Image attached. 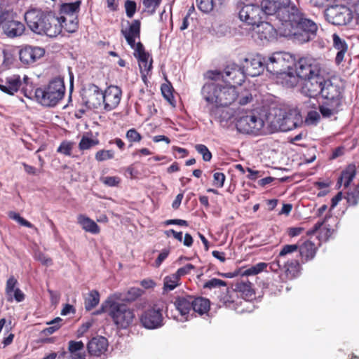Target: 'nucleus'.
<instances>
[{"mask_svg":"<svg viewBox=\"0 0 359 359\" xmlns=\"http://www.w3.org/2000/svg\"><path fill=\"white\" fill-rule=\"evenodd\" d=\"M194 268L195 266L193 264H187L183 267L178 269L175 274L180 278V277L190 273L191 271L194 269Z\"/></svg>","mask_w":359,"mask_h":359,"instance_id":"59","label":"nucleus"},{"mask_svg":"<svg viewBox=\"0 0 359 359\" xmlns=\"http://www.w3.org/2000/svg\"><path fill=\"white\" fill-rule=\"evenodd\" d=\"M78 222L86 231L93 234H96L100 232V227L98 225L88 217L80 215L78 217Z\"/></svg>","mask_w":359,"mask_h":359,"instance_id":"35","label":"nucleus"},{"mask_svg":"<svg viewBox=\"0 0 359 359\" xmlns=\"http://www.w3.org/2000/svg\"><path fill=\"white\" fill-rule=\"evenodd\" d=\"M299 267V261L297 259H285V264H283V271L287 278H294L298 273Z\"/></svg>","mask_w":359,"mask_h":359,"instance_id":"36","label":"nucleus"},{"mask_svg":"<svg viewBox=\"0 0 359 359\" xmlns=\"http://www.w3.org/2000/svg\"><path fill=\"white\" fill-rule=\"evenodd\" d=\"M126 137L130 142H138L142 140V135L135 128L129 129Z\"/></svg>","mask_w":359,"mask_h":359,"instance_id":"52","label":"nucleus"},{"mask_svg":"<svg viewBox=\"0 0 359 359\" xmlns=\"http://www.w3.org/2000/svg\"><path fill=\"white\" fill-rule=\"evenodd\" d=\"M18 280L11 276L6 281L5 292L7 301L12 302L13 300L21 302L25 299V294L17 287Z\"/></svg>","mask_w":359,"mask_h":359,"instance_id":"21","label":"nucleus"},{"mask_svg":"<svg viewBox=\"0 0 359 359\" xmlns=\"http://www.w3.org/2000/svg\"><path fill=\"white\" fill-rule=\"evenodd\" d=\"M222 286H226V282L222 280L214 278L205 282L203 285V287L212 289L216 287H220Z\"/></svg>","mask_w":359,"mask_h":359,"instance_id":"50","label":"nucleus"},{"mask_svg":"<svg viewBox=\"0 0 359 359\" xmlns=\"http://www.w3.org/2000/svg\"><path fill=\"white\" fill-rule=\"evenodd\" d=\"M271 124L276 130L287 132L300 126L302 124V118L297 109L286 111L278 109L276 111Z\"/></svg>","mask_w":359,"mask_h":359,"instance_id":"10","label":"nucleus"},{"mask_svg":"<svg viewBox=\"0 0 359 359\" xmlns=\"http://www.w3.org/2000/svg\"><path fill=\"white\" fill-rule=\"evenodd\" d=\"M264 126L263 119L252 111L240 113L236 118V126L241 133L259 135Z\"/></svg>","mask_w":359,"mask_h":359,"instance_id":"11","label":"nucleus"},{"mask_svg":"<svg viewBox=\"0 0 359 359\" xmlns=\"http://www.w3.org/2000/svg\"><path fill=\"white\" fill-rule=\"evenodd\" d=\"M100 181L108 187H116L120 183L121 180L116 176H106L102 177Z\"/></svg>","mask_w":359,"mask_h":359,"instance_id":"51","label":"nucleus"},{"mask_svg":"<svg viewBox=\"0 0 359 359\" xmlns=\"http://www.w3.org/2000/svg\"><path fill=\"white\" fill-rule=\"evenodd\" d=\"M15 13L13 8L9 7L0 14V26L4 33L9 38H15L21 36L25 27L23 23L15 19Z\"/></svg>","mask_w":359,"mask_h":359,"instance_id":"12","label":"nucleus"},{"mask_svg":"<svg viewBox=\"0 0 359 359\" xmlns=\"http://www.w3.org/2000/svg\"><path fill=\"white\" fill-rule=\"evenodd\" d=\"M134 49V55L138 60V62H144L147 60H149L150 55L148 53H147L144 50V48L142 43L138 42L135 46Z\"/></svg>","mask_w":359,"mask_h":359,"instance_id":"40","label":"nucleus"},{"mask_svg":"<svg viewBox=\"0 0 359 359\" xmlns=\"http://www.w3.org/2000/svg\"><path fill=\"white\" fill-rule=\"evenodd\" d=\"M320 119V114L315 110H311L308 112L305 118V123L307 125H317Z\"/></svg>","mask_w":359,"mask_h":359,"instance_id":"47","label":"nucleus"},{"mask_svg":"<svg viewBox=\"0 0 359 359\" xmlns=\"http://www.w3.org/2000/svg\"><path fill=\"white\" fill-rule=\"evenodd\" d=\"M161 0H143V5L149 12L153 13L159 6Z\"/></svg>","mask_w":359,"mask_h":359,"instance_id":"57","label":"nucleus"},{"mask_svg":"<svg viewBox=\"0 0 359 359\" xmlns=\"http://www.w3.org/2000/svg\"><path fill=\"white\" fill-rule=\"evenodd\" d=\"M192 296L179 297L176 299L175 302V308L182 317V318L180 320V321L188 320V314L189 311L192 310Z\"/></svg>","mask_w":359,"mask_h":359,"instance_id":"26","label":"nucleus"},{"mask_svg":"<svg viewBox=\"0 0 359 359\" xmlns=\"http://www.w3.org/2000/svg\"><path fill=\"white\" fill-rule=\"evenodd\" d=\"M211 116L219 121L222 126H226L233 117V113L231 109L223 108L221 106H216L210 111Z\"/></svg>","mask_w":359,"mask_h":359,"instance_id":"28","label":"nucleus"},{"mask_svg":"<svg viewBox=\"0 0 359 359\" xmlns=\"http://www.w3.org/2000/svg\"><path fill=\"white\" fill-rule=\"evenodd\" d=\"M356 175L355 165L353 164L348 165L341 173V176L338 179L337 186L340 188L341 186L347 188Z\"/></svg>","mask_w":359,"mask_h":359,"instance_id":"31","label":"nucleus"},{"mask_svg":"<svg viewBox=\"0 0 359 359\" xmlns=\"http://www.w3.org/2000/svg\"><path fill=\"white\" fill-rule=\"evenodd\" d=\"M139 67L142 77H146L152 68V59L144 62H140Z\"/></svg>","mask_w":359,"mask_h":359,"instance_id":"56","label":"nucleus"},{"mask_svg":"<svg viewBox=\"0 0 359 359\" xmlns=\"http://www.w3.org/2000/svg\"><path fill=\"white\" fill-rule=\"evenodd\" d=\"M333 47L337 51L348 50V44L337 34H332Z\"/></svg>","mask_w":359,"mask_h":359,"instance_id":"44","label":"nucleus"},{"mask_svg":"<svg viewBox=\"0 0 359 359\" xmlns=\"http://www.w3.org/2000/svg\"><path fill=\"white\" fill-rule=\"evenodd\" d=\"M126 15L131 18L136 11V3L133 1L128 0L125 3Z\"/></svg>","mask_w":359,"mask_h":359,"instance_id":"58","label":"nucleus"},{"mask_svg":"<svg viewBox=\"0 0 359 359\" xmlns=\"http://www.w3.org/2000/svg\"><path fill=\"white\" fill-rule=\"evenodd\" d=\"M330 218H331L330 216H325V217L324 218V219L323 221L318 222L311 229H310L307 231V235L311 236V235H313L314 233H316L319 229H321V227L325 223L327 219H328Z\"/></svg>","mask_w":359,"mask_h":359,"instance_id":"61","label":"nucleus"},{"mask_svg":"<svg viewBox=\"0 0 359 359\" xmlns=\"http://www.w3.org/2000/svg\"><path fill=\"white\" fill-rule=\"evenodd\" d=\"M107 308L109 316L114 323L120 329H126L133 324L135 319L134 310L127 304L120 302L113 298H109L105 302V306H102V311L97 313L104 311Z\"/></svg>","mask_w":359,"mask_h":359,"instance_id":"8","label":"nucleus"},{"mask_svg":"<svg viewBox=\"0 0 359 359\" xmlns=\"http://www.w3.org/2000/svg\"><path fill=\"white\" fill-rule=\"evenodd\" d=\"M65 92L64 81L57 77L51 80L46 86L36 88L34 93L25 89L24 95L27 97H32L34 95L36 101L41 105L54 107L62 99Z\"/></svg>","mask_w":359,"mask_h":359,"instance_id":"7","label":"nucleus"},{"mask_svg":"<svg viewBox=\"0 0 359 359\" xmlns=\"http://www.w3.org/2000/svg\"><path fill=\"white\" fill-rule=\"evenodd\" d=\"M347 203L351 205H356L359 201V187H357L353 190L348 191L346 196Z\"/></svg>","mask_w":359,"mask_h":359,"instance_id":"45","label":"nucleus"},{"mask_svg":"<svg viewBox=\"0 0 359 359\" xmlns=\"http://www.w3.org/2000/svg\"><path fill=\"white\" fill-rule=\"evenodd\" d=\"M288 4L289 0H262L260 6L255 4H245L240 8L238 16L241 21L255 27L262 22L265 15H273L278 19V11Z\"/></svg>","mask_w":359,"mask_h":359,"instance_id":"4","label":"nucleus"},{"mask_svg":"<svg viewBox=\"0 0 359 359\" xmlns=\"http://www.w3.org/2000/svg\"><path fill=\"white\" fill-rule=\"evenodd\" d=\"M108 348L107 339L104 337H96L91 339L88 344L87 349L90 355L99 357L104 354Z\"/></svg>","mask_w":359,"mask_h":359,"instance_id":"23","label":"nucleus"},{"mask_svg":"<svg viewBox=\"0 0 359 359\" xmlns=\"http://www.w3.org/2000/svg\"><path fill=\"white\" fill-rule=\"evenodd\" d=\"M163 304L158 303L145 310L140 316L142 326L149 330L158 329L163 325Z\"/></svg>","mask_w":359,"mask_h":359,"instance_id":"14","label":"nucleus"},{"mask_svg":"<svg viewBox=\"0 0 359 359\" xmlns=\"http://www.w3.org/2000/svg\"><path fill=\"white\" fill-rule=\"evenodd\" d=\"M72 150V143L69 142H62L57 148V152L65 156H70Z\"/></svg>","mask_w":359,"mask_h":359,"instance_id":"54","label":"nucleus"},{"mask_svg":"<svg viewBox=\"0 0 359 359\" xmlns=\"http://www.w3.org/2000/svg\"><path fill=\"white\" fill-rule=\"evenodd\" d=\"M237 287L246 298L250 299L253 297L255 293L250 283H241Z\"/></svg>","mask_w":359,"mask_h":359,"instance_id":"46","label":"nucleus"},{"mask_svg":"<svg viewBox=\"0 0 359 359\" xmlns=\"http://www.w3.org/2000/svg\"><path fill=\"white\" fill-rule=\"evenodd\" d=\"M221 72L209 71V79L202 88L201 93L205 101L216 106L226 107L232 104L238 97V91L231 84H224L220 80Z\"/></svg>","mask_w":359,"mask_h":359,"instance_id":"3","label":"nucleus"},{"mask_svg":"<svg viewBox=\"0 0 359 359\" xmlns=\"http://www.w3.org/2000/svg\"><path fill=\"white\" fill-rule=\"evenodd\" d=\"M114 156V152L112 150L102 149L95 154V159L97 161H104L108 159H111Z\"/></svg>","mask_w":359,"mask_h":359,"instance_id":"49","label":"nucleus"},{"mask_svg":"<svg viewBox=\"0 0 359 359\" xmlns=\"http://www.w3.org/2000/svg\"><path fill=\"white\" fill-rule=\"evenodd\" d=\"M62 320L60 318H56L48 324L50 325L48 327L44 329L43 332L45 334H52L60 327L59 322Z\"/></svg>","mask_w":359,"mask_h":359,"instance_id":"55","label":"nucleus"},{"mask_svg":"<svg viewBox=\"0 0 359 359\" xmlns=\"http://www.w3.org/2000/svg\"><path fill=\"white\" fill-rule=\"evenodd\" d=\"M267 264L264 262H259L255 265L250 266V268L245 269L243 273L242 276H255L260 272L265 270Z\"/></svg>","mask_w":359,"mask_h":359,"instance_id":"42","label":"nucleus"},{"mask_svg":"<svg viewBox=\"0 0 359 359\" xmlns=\"http://www.w3.org/2000/svg\"><path fill=\"white\" fill-rule=\"evenodd\" d=\"M290 245H295L296 250L294 253L299 252L302 263H305L308 261L313 259L316 255L318 247L311 241L307 239L305 241H300L297 244H291Z\"/></svg>","mask_w":359,"mask_h":359,"instance_id":"18","label":"nucleus"},{"mask_svg":"<svg viewBox=\"0 0 359 359\" xmlns=\"http://www.w3.org/2000/svg\"><path fill=\"white\" fill-rule=\"evenodd\" d=\"M237 99H238V102L241 105H245L252 101V96L250 93L245 92L240 96L238 95Z\"/></svg>","mask_w":359,"mask_h":359,"instance_id":"63","label":"nucleus"},{"mask_svg":"<svg viewBox=\"0 0 359 359\" xmlns=\"http://www.w3.org/2000/svg\"><path fill=\"white\" fill-rule=\"evenodd\" d=\"M161 92L163 97L169 102L173 98L172 88L170 86L163 84L161 86Z\"/></svg>","mask_w":359,"mask_h":359,"instance_id":"62","label":"nucleus"},{"mask_svg":"<svg viewBox=\"0 0 359 359\" xmlns=\"http://www.w3.org/2000/svg\"><path fill=\"white\" fill-rule=\"evenodd\" d=\"M193 306L192 310L203 315L207 313L210 309V301L204 297H194L192 296Z\"/></svg>","mask_w":359,"mask_h":359,"instance_id":"34","label":"nucleus"},{"mask_svg":"<svg viewBox=\"0 0 359 359\" xmlns=\"http://www.w3.org/2000/svg\"><path fill=\"white\" fill-rule=\"evenodd\" d=\"M59 23L61 25V29L64 28L67 32L72 33L74 32L78 28V19L77 15H69L65 17L62 15L58 18Z\"/></svg>","mask_w":359,"mask_h":359,"instance_id":"33","label":"nucleus"},{"mask_svg":"<svg viewBox=\"0 0 359 359\" xmlns=\"http://www.w3.org/2000/svg\"><path fill=\"white\" fill-rule=\"evenodd\" d=\"M265 67V57L260 55L245 58L242 68L246 76L255 77L259 76Z\"/></svg>","mask_w":359,"mask_h":359,"instance_id":"17","label":"nucleus"},{"mask_svg":"<svg viewBox=\"0 0 359 359\" xmlns=\"http://www.w3.org/2000/svg\"><path fill=\"white\" fill-rule=\"evenodd\" d=\"M68 351L70 359H86L85 346L81 341H69Z\"/></svg>","mask_w":359,"mask_h":359,"instance_id":"30","label":"nucleus"},{"mask_svg":"<svg viewBox=\"0 0 359 359\" xmlns=\"http://www.w3.org/2000/svg\"><path fill=\"white\" fill-rule=\"evenodd\" d=\"M334 229L330 227H325L320 230L319 241H327L333 233Z\"/></svg>","mask_w":359,"mask_h":359,"instance_id":"60","label":"nucleus"},{"mask_svg":"<svg viewBox=\"0 0 359 359\" xmlns=\"http://www.w3.org/2000/svg\"><path fill=\"white\" fill-rule=\"evenodd\" d=\"M28 27L34 33L55 37L61 32L58 18L53 13H46L40 10L31 9L25 14Z\"/></svg>","mask_w":359,"mask_h":359,"instance_id":"5","label":"nucleus"},{"mask_svg":"<svg viewBox=\"0 0 359 359\" xmlns=\"http://www.w3.org/2000/svg\"><path fill=\"white\" fill-rule=\"evenodd\" d=\"M81 1H76L72 3H65L60 6V13L65 15V17H69V15H76L80 7Z\"/></svg>","mask_w":359,"mask_h":359,"instance_id":"38","label":"nucleus"},{"mask_svg":"<svg viewBox=\"0 0 359 359\" xmlns=\"http://www.w3.org/2000/svg\"><path fill=\"white\" fill-rule=\"evenodd\" d=\"M252 27L260 40L270 41L276 38V31L273 26L263 20Z\"/></svg>","mask_w":359,"mask_h":359,"instance_id":"24","label":"nucleus"},{"mask_svg":"<svg viewBox=\"0 0 359 359\" xmlns=\"http://www.w3.org/2000/svg\"><path fill=\"white\" fill-rule=\"evenodd\" d=\"M20 86V76L17 74L8 76L5 80H0V90L10 95H13L18 92Z\"/></svg>","mask_w":359,"mask_h":359,"instance_id":"25","label":"nucleus"},{"mask_svg":"<svg viewBox=\"0 0 359 359\" xmlns=\"http://www.w3.org/2000/svg\"><path fill=\"white\" fill-rule=\"evenodd\" d=\"M326 20L334 25H345L351 22L353 15L351 11L343 5L328 6L325 11Z\"/></svg>","mask_w":359,"mask_h":359,"instance_id":"15","label":"nucleus"},{"mask_svg":"<svg viewBox=\"0 0 359 359\" xmlns=\"http://www.w3.org/2000/svg\"><path fill=\"white\" fill-rule=\"evenodd\" d=\"M180 278L174 273L164 278L163 290L165 292L174 290L179 285Z\"/></svg>","mask_w":359,"mask_h":359,"instance_id":"41","label":"nucleus"},{"mask_svg":"<svg viewBox=\"0 0 359 359\" xmlns=\"http://www.w3.org/2000/svg\"><path fill=\"white\" fill-rule=\"evenodd\" d=\"M35 257L43 265L50 266L52 264V260L41 252L36 253Z\"/></svg>","mask_w":359,"mask_h":359,"instance_id":"64","label":"nucleus"},{"mask_svg":"<svg viewBox=\"0 0 359 359\" xmlns=\"http://www.w3.org/2000/svg\"><path fill=\"white\" fill-rule=\"evenodd\" d=\"M198 8L204 13H210L222 5L220 0H196Z\"/></svg>","mask_w":359,"mask_h":359,"instance_id":"37","label":"nucleus"},{"mask_svg":"<svg viewBox=\"0 0 359 359\" xmlns=\"http://www.w3.org/2000/svg\"><path fill=\"white\" fill-rule=\"evenodd\" d=\"M293 62L292 56L287 53L277 52L273 53L267 59L265 58V67L267 71L276 76L290 67Z\"/></svg>","mask_w":359,"mask_h":359,"instance_id":"13","label":"nucleus"},{"mask_svg":"<svg viewBox=\"0 0 359 359\" xmlns=\"http://www.w3.org/2000/svg\"><path fill=\"white\" fill-rule=\"evenodd\" d=\"M299 76L304 80L301 93L309 97L320 95L326 76V71L313 58L302 57L297 63Z\"/></svg>","mask_w":359,"mask_h":359,"instance_id":"2","label":"nucleus"},{"mask_svg":"<svg viewBox=\"0 0 359 359\" xmlns=\"http://www.w3.org/2000/svg\"><path fill=\"white\" fill-rule=\"evenodd\" d=\"M245 76L242 67L233 63L227 65L224 72H221L220 80L229 84L232 82L234 85H241L245 81Z\"/></svg>","mask_w":359,"mask_h":359,"instance_id":"16","label":"nucleus"},{"mask_svg":"<svg viewBox=\"0 0 359 359\" xmlns=\"http://www.w3.org/2000/svg\"><path fill=\"white\" fill-rule=\"evenodd\" d=\"M295 245H283L276 259L270 264V269L274 272H278L283 269L285 259H291L296 250Z\"/></svg>","mask_w":359,"mask_h":359,"instance_id":"20","label":"nucleus"},{"mask_svg":"<svg viewBox=\"0 0 359 359\" xmlns=\"http://www.w3.org/2000/svg\"><path fill=\"white\" fill-rule=\"evenodd\" d=\"M99 142L96 139H92L86 136H83L79 144V148L80 150H86L92 148L93 147L98 144Z\"/></svg>","mask_w":359,"mask_h":359,"instance_id":"43","label":"nucleus"},{"mask_svg":"<svg viewBox=\"0 0 359 359\" xmlns=\"http://www.w3.org/2000/svg\"><path fill=\"white\" fill-rule=\"evenodd\" d=\"M281 9L278 13V20L284 29L283 35L291 36L294 41L299 43L308 42L316 37L317 25L305 18L291 0Z\"/></svg>","mask_w":359,"mask_h":359,"instance_id":"1","label":"nucleus"},{"mask_svg":"<svg viewBox=\"0 0 359 359\" xmlns=\"http://www.w3.org/2000/svg\"><path fill=\"white\" fill-rule=\"evenodd\" d=\"M225 180L226 176L222 172H217L213 174V185L218 188L223 187Z\"/></svg>","mask_w":359,"mask_h":359,"instance_id":"53","label":"nucleus"},{"mask_svg":"<svg viewBox=\"0 0 359 359\" xmlns=\"http://www.w3.org/2000/svg\"><path fill=\"white\" fill-rule=\"evenodd\" d=\"M18 280L11 276L6 281L5 292L7 301L12 302L13 300L21 302L25 299V294L17 287Z\"/></svg>","mask_w":359,"mask_h":359,"instance_id":"22","label":"nucleus"},{"mask_svg":"<svg viewBox=\"0 0 359 359\" xmlns=\"http://www.w3.org/2000/svg\"><path fill=\"white\" fill-rule=\"evenodd\" d=\"M320 95L324 100L319 106L320 114L323 118H330L340 111L341 90L337 83L325 77Z\"/></svg>","mask_w":359,"mask_h":359,"instance_id":"6","label":"nucleus"},{"mask_svg":"<svg viewBox=\"0 0 359 359\" xmlns=\"http://www.w3.org/2000/svg\"><path fill=\"white\" fill-rule=\"evenodd\" d=\"M100 302V294L96 290L91 291L88 297L85 299V308L87 311H90L95 308Z\"/></svg>","mask_w":359,"mask_h":359,"instance_id":"39","label":"nucleus"},{"mask_svg":"<svg viewBox=\"0 0 359 359\" xmlns=\"http://www.w3.org/2000/svg\"><path fill=\"white\" fill-rule=\"evenodd\" d=\"M195 149L202 155L204 161H210L211 160L212 154L205 145L198 144L195 146Z\"/></svg>","mask_w":359,"mask_h":359,"instance_id":"48","label":"nucleus"},{"mask_svg":"<svg viewBox=\"0 0 359 359\" xmlns=\"http://www.w3.org/2000/svg\"><path fill=\"white\" fill-rule=\"evenodd\" d=\"M279 79V82L286 88H293L296 86L299 82V79H301L296 69L295 73L292 69H288L284 70L282 73L277 76Z\"/></svg>","mask_w":359,"mask_h":359,"instance_id":"29","label":"nucleus"},{"mask_svg":"<svg viewBox=\"0 0 359 359\" xmlns=\"http://www.w3.org/2000/svg\"><path fill=\"white\" fill-rule=\"evenodd\" d=\"M143 291L138 287H131L126 292L116 293L111 298L120 302H132L135 301L142 294Z\"/></svg>","mask_w":359,"mask_h":359,"instance_id":"32","label":"nucleus"},{"mask_svg":"<svg viewBox=\"0 0 359 359\" xmlns=\"http://www.w3.org/2000/svg\"><path fill=\"white\" fill-rule=\"evenodd\" d=\"M45 51L37 46H25L19 53L20 61L27 65H31L43 56Z\"/></svg>","mask_w":359,"mask_h":359,"instance_id":"19","label":"nucleus"},{"mask_svg":"<svg viewBox=\"0 0 359 359\" xmlns=\"http://www.w3.org/2000/svg\"><path fill=\"white\" fill-rule=\"evenodd\" d=\"M121 33L124 36L127 43L132 48L136 46L135 39L140 38V22L139 20H134L128 29H122Z\"/></svg>","mask_w":359,"mask_h":359,"instance_id":"27","label":"nucleus"},{"mask_svg":"<svg viewBox=\"0 0 359 359\" xmlns=\"http://www.w3.org/2000/svg\"><path fill=\"white\" fill-rule=\"evenodd\" d=\"M92 90L93 91V96L97 95L99 97L97 102L93 100L88 102L90 108H97L102 102L104 109L109 111L114 109L120 103L122 90L116 86H109L103 93L98 86L93 85Z\"/></svg>","mask_w":359,"mask_h":359,"instance_id":"9","label":"nucleus"}]
</instances>
